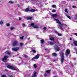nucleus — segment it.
<instances>
[{"instance_id":"obj_1","label":"nucleus","mask_w":77,"mask_h":77,"mask_svg":"<svg viewBox=\"0 0 77 77\" xmlns=\"http://www.w3.org/2000/svg\"><path fill=\"white\" fill-rule=\"evenodd\" d=\"M55 21H57V23L59 24V25H58V28H60L61 30H64V29L62 28V26H63V25L61 24L60 21H59L58 19H55Z\"/></svg>"},{"instance_id":"obj_2","label":"nucleus","mask_w":77,"mask_h":77,"mask_svg":"<svg viewBox=\"0 0 77 77\" xmlns=\"http://www.w3.org/2000/svg\"><path fill=\"white\" fill-rule=\"evenodd\" d=\"M61 59V63H63V60H64V56L63 55H64V54L63 52H61L60 53Z\"/></svg>"},{"instance_id":"obj_3","label":"nucleus","mask_w":77,"mask_h":77,"mask_svg":"<svg viewBox=\"0 0 77 77\" xmlns=\"http://www.w3.org/2000/svg\"><path fill=\"white\" fill-rule=\"evenodd\" d=\"M7 67L8 68L12 69L13 70H15L16 71H18V69L17 68H15L14 67L11 65H8L7 66Z\"/></svg>"},{"instance_id":"obj_4","label":"nucleus","mask_w":77,"mask_h":77,"mask_svg":"<svg viewBox=\"0 0 77 77\" xmlns=\"http://www.w3.org/2000/svg\"><path fill=\"white\" fill-rule=\"evenodd\" d=\"M9 57L8 56L5 55L4 57H3L2 58V60L3 62H7V59Z\"/></svg>"},{"instance_id":"obj_5","label":"nucleus","mask_w":77,"mask_h":77,"mask_svg":"<svg viewBox=\"0 0 77 77\" xmlns=\"http://www.w3.org/2000/svg\"><path fill=\"white\" fill-rule=\"evenodd\" d=\"M31 26L33 27L34 29H37L39 28V26L37 25H35V24L33 23L31 24L30 25Z\"/></svg>"},{"instance_id":"obj_6","label":"nucleus","mask_w":77,"mask_h":77,"mask_svg":"<svg viewBox=\"0 0 77 77\" xmlns=\"http://www.w3.org/2000/svg\"><path fill=\"white\" fill-rule=\"evenodd\" d=\"M40 56V54H37L32 58V60H34V59H38L39 57Z\"/></svg>"},{"instance_id":"obj_7","label":"nucleus","mask_w":77,"mask_h":77,"mask_svg":"<svg viewBox=\"0 0 77 77\" xmlns=\"http://www.w3.org/2000/svg\"><path fill=\"white\" fill-rule=\"evenodd\" d=\"M18 44V42L17 41H14L13 43V46H16Z\"/></svg>"},{"instance_id":"obj_8","label":"nucleus","mask_w":77,"mask_h":77,"mask_svg":"<svg viewBox=\"0 0 77 77\" xmlns=\"http://www.w3.org/2000/svg\"><path fill=\"white\" fill-rule=\"evenodd\" d=\"M54 48L56 51H59L60 50V48L57 46V45H56L54 47Z\"/></svg>"},{"instance_id":"obj_9","label":"nucleus","mask_w":77,"mask_h":77,"mask_svg":"<svg viewBox=\"0 0 77 77\" xmlns=\"http://www.w3.org/2000/svg\"><path fill=\"white\" fill-rule=\"evenodd\" d=\"M69 53H70V51L69 49H67L66 51V55L67 56L69 54Z\"/></svg>"},{"instance_id":"obj_10","label":"nucleus","mask_w":77,"mask_h":77,"mask_svg":"<svg viewBox=\"0 0 77 77\" xmlns=\"http://www.w3.org/2000/svg\"><path fill=\"white\" fill-rule=\"evenodd\" d=\"M19 48L16 47V48H12V50L13 51H17L19 49Z\"/></svg>"},{"instance_id":"obj_11","label":"nucleus","mask_w":77,"mask_h":77,"mask_svg":"<svg viewBox=\"0 0 77 77\" xmlns=\"http://www.w3.org/2000/svg\"><path fill=\"white\" fill-rule=\"evenodd\" d=\"M54 43V42H49V44L51 45H53Z\"/></svg>"},{"instance_id":"obj_12","label":"nucleus","mask_w":77,"mask_h":77,"mask_svg":"<svg viewBox=\"0 0 77 77\" xmlns=\"http://www.w3.org/2000/svg\"><path fill=\"white\" fill-rule=\"evenodd\" d=\"M73 43L75 46H77V42L75 41H73Z\"/></svg>"},{"instance_id":"obj_13","label":"nucleus","mask_w":77,"mask_h":77,"mask_svg":"<svg viewBox=\"0 0 77 77\" xmlns=\"http://www.w3.org/2000/svg\"><path fill=\"white\" fill-rule=\"evenodd\" d=\"M36 72H35L33 75L32 76V77H36Z\"/></svg>"},{"instance_id":"obj_14","label":"nucleus","mask_w":77,"mask_h":77,"mask_svg":"<svg viewBox=\"0 0 77 77\" xmlns=\"http://www.w3.org/2000/svg\"><path fill=\"white\" fill-rule=\"evenodd\" d=\"M52 16L53 17H57V15L56 14H53L52 15Z\"/></svg>"},{"instance_id":"obj_15","label":"nucleus","mask_w":77,"mask_h":77,"mask_svg":"<svg viewBox=\"0 0 77 77\" xmlns=\"http://www.w3.org/2000/svg\"><path fill=\"white\" fill-rule=\"evenodd\" d=\"M5 53L6 54H8V55H11V54L10 52H8V51L5 52Z\"/></svg>"},{"instance_id":"obj_16","label":"nucleus","mask_w":77,"mask_h":77,"mask_svg":"<svg viewBox=\"0 0 77 77\" xmlns=\"http://www.w3.org/2000/svg\"><path fill=\"white\" fill-rule=\"evenodd\" d=\"M32 51L33 53H36V50H35L33 48H32Z\"/></svg>"},{"instance_id":"obj_17","label":"nucleus","mask_w":77,"mask_h":77,"mask_svg":"<svg viewBox=\"0 0 77 77\" xmlns=\"http://www.w3.org/2000/svg\"><path fill=\"white\" fill-rule=\"evenodd\" d=\"M3 24V21L1 20L0 21V25H2V24Z\"/></svg>"},{"instance_id":"obj_18","label":"nucleus","mask_w":77,"mask_h":77,"mask_svg":"<svg viewBox=\"0 0 77 77\" xmlns=\"http://www.w3.org/2000/svg\"><path fill=\"white\" fill-rule=\"evenodd\" d=\"M14 29L15 28H14V27H11L10 28V29L11 30H14Z\"/></svg>"},{"instance_id":"obj_19","label":"nucleus","mask_w":77,"mask_h":77,"mask_svg":"<svg viewBox=\"0 0 77 77\" xmlns=\"http://www.w3.org/2000/svg\"><path fill=\"white\" fill-rule=\"evenodd\" d=\"M50 39V40H51V41H54V38L53 37H51Z\"/></svg>"},{"instance_id":"obj_20","label":"nucleus","mask_w":77,"mask_h":77,"mask_svg":"<svg viewBox=\"0 0 77 77\" xmlns=\"http://www.w3.org/2000/svg\"><path fill=\"white\" fill-rule=\"evenodd\" d=\"M9 4H13L14 2L13 1H9L8 2Z\"/></svg>"},{"instance_id":"obj_21","label":"nucleus","mask_w":77,"mask_h":77,"mask_svg":"<svg viewBox=\"0 0 77 77\" xmlns=\"http://www.w3.org/2000/svg\"><path fill=\"white\" fill-rule=\"evenodd\" d=\"M41 42L42 44H43V43L44 42V40L43 39H42L41 41Z\"/></svg>"},{"instance_id":"obj_22","label":"nucleus","mask_w":77,"mask_h":77,"mask_svg":"<svg viewBox=\"0 0 77 77\" xmlns=\"http://www.w3.org/2000/svg\"><path fill=\"white\" fill-rule=\"evenodd\" d=\"M53 56H57V54L56 53H53L52 54Z\"/></svg>"},{"instance_id":"obj_23","label":"nucleus","mask_w":77,"mask_h":77,"mask_svg":"<svg viewBox=\"0 0 77 77\" xmlns=\"http://www.w3.org/2000/svg\"><path fill=\"white\" fill-rule=\"evenodd\" d=\"M30 12H35V9H32V10H30Z\"/></svg>"},{"instance_id":"obj_24","label":"nucleus","mask_w":77,"mask_h":77,"mask_svg":"<svg viewBox=\"0 0 77 77\" xmlns=\"http://www.w3.org/2000/svg\"><path fill=\"white\" fill-rule=\"evenodd\" d=\"M27 20H32V17H27Z\"/></svg>"},{"instance_id":"obj_25","label":"nucleus","mask_w":77,"mask_h":77,"mask_svg":"<svg viewBox=\"0 0 77 77\" xmlns=\"http://www.w3.org/2000/svg\"><path fill=\"white\" fill-rule=\"evenodd\" d=\"M52 8H56V5H53L52 6Z\"/></svg>"},{"instance_id":"obj_26","label":"nucleus","mask_w":77,"mask_h":77,"mask_svg":"<svg viewBox=\"0 0 77 77\" xmlns=\"http://www.w3.org/2000/svg\"><path fill=\"white\" fill-rule=\"evenodd\" d=\"M46 72L47 73H50V71L49 70H48L46 71Z\"/></svg>"},{"instance_id":"obj_27","label":"nucleus","mask_w":77,"mask_h":77,"mask_svg":"<svg viewBox=\"0 0 77 77\" xmlns=\"http://www.w3.org/2000/svg\"><path fill=\"white\" fill-rule=\"evenodd\" d=\"M33 66L35 68H36V67H37V66L36 64H34Z\"/></svg>"},{"instance_id":"obj_28","label":"nucleus","mask_w":77,"mask_h":77,"mask_svg":"<svg viewBox=\"0 0 77 77\" xmlns=\"http://www.w3.org/2000/svg\"><path fill=\"white\" fill-rule=\"evenodd\" d=\"M65 11L66 12V13H68V10H67V9L66 8L65 9Z\"/></svg>"},{"instance_id":"obj_29","label":"nucleus","mask_w":77,"mask_h":77,"mask_svg":"<svg viewBox=\"0 0 77 77\" xmlns=\"http://www.w3.org/2000/svg\"><path fill=\"white\" fill-rule=\"evenodd\" d=\"M69 29L68 28L66 30V32H69Z\"/></svg>"},{"instance_id":"obj_30","label":"nucleus","mask_w":77,"mask_h":77,"mask_svg":"<svg viewBox=\"0 0 77 77\" xmlns=\"http://www.w3.org/2000/svg\"><path fill=\"white\" fill-rule=\"evenodd\" d=\"M25 11L26 12H28L29 11V9L28 8H26L25 10Z\"/></svg>"},{"instance_id":"obj_31","label":"nucleus","mask_w":77,"mask_h":77,"mask_svg":"<svg viewBox=\"0 0 77 77\" xmlns=\"http://www.w3.org/2000/svg\"><path fill=\"white\" fill-rule=\"evenodd\" d=\"M7 26H10V24L9 23H7L6 24Z\"/></svg>"},{"instance_id":"obj_32","label":"nucleus","mask_w":77,"mask_h":77,"mask_svg":"<svg viewBox=\"0 0 77 77\" xmlns=\"http://www.w3.org/2000/svg\"><path fill=\"white\" fill-rule=\"evenodd\" d=\"M6 77V76L5 75H2L1 77Z\"/></svg>"},{"instance_id":"obj_33","label":"nucleus","mask_w":77,"mask_h":77,"mask_svg":"<svg viewBox=\"0 0 77 77\" xmlns=\"http://www.w3.org/2000/svg\"><path fill=\"white\" fill-rule=\"evenodd\" d=\"M58 36H62V34L60 33H58Z\"/></svg>"},{"instance_id":"obj_34","label":"nucleus","mask_w":77,"mask_h":77,"mask_svg":"<svg viewBox=\"0 0 77 77\" xmlns=\"http://www.w3.org/2000/svg\"><path fill=\"white\" fill-rule=\"evenodd\" d=\"M67 17L68 18H69V19H71V17L69 16H68L67 15H66Z\"/></svg>"},{"instance_id":"obj_35","label":"nucleus","mask_w":77,"mask_h":77,"mask_svg":"<svg viewBox=\"0 0 77 77\" xmlns=\"http://www.w3.org/2000/svg\"><path fill=\"white\" fill-rule=\"evenodd\" d=\"M72 8H77V7L75 6H72Z\"/></svg>"},{"instance_id":"obj_36","label":"nucleus","mask_w":77,"mask_h":77,"mask_svg":"<svg viewBox=\"0 0 77 77\" xmlns=\"http://www.w3.org/2000/svg\"><path fill=\"white\" fill-rule=\"evenodd\" d=\"M22 25L23 27H26V25L25 24H23Z\"/></svg>"},{"instance_id":"obj_37","label":"nucleus","mask_w":77,"mask_h":77,"mask_svg":"<svg viewBox=\"0 0 77 77\" xmlns=\"http://www.w3.org/2000/svg\"><path fill=\"white\" fill-rule=\"evenodd\" d=\"M52 12H56V11H55L54 10H52Z\"/></svg>"},{"instance_id":"obj_38","label":"nucleus","mask_w":77,"mask_h":77,"mask_svg":"<svg viewBox=\"0 0 77 77\" xmlns=\"http://www.w3.org/2000/svg\"><path fill=\"white\" fill-rule=\"evenodd\" d=\"M20 46H23V43H20Z\"/></svg>"},{"instance_id":"obj_39","label":"nucleus","mask_w":77,"mask_h":77,"mask_svg":"<svg viewBox=\"0 0 77 77\" xmlns=\"http://www.w3.org/2000/svg\"><path fill=\"white\" fill-rule=\"evenodd\" d=\"M47 74L46 73L45 74V77H47Z\"/></svg>"},{"instance_id":"obj_40","label":"nucleus","mask_w":77,"mask_h":77,"mask_svg":"<svg viewBox=\"0 0 77 77\" xmlns=\"http://www.w3.org/2000/svg\"><path fill=\"white\" fill-rule=\"evenodd\" d=\"M23 38H24V36L21 37L20 38V39H23Z\"/></svg>"},{"instance_id":"obj_41","label":"nucleus","mask_w":77,"mask_h":77,"mask_svg":"<svg viewBox=\"0 0 77 77\" xmlns=\"http://www.w3.org/2000/svg\"><path fill=\"white\" fill-rule=\"evenodd\" d=\"M74 35H75L76 36H77V33H74Z\"/></svg>"},{"instance_id":"obj_42","label":"nucleus","mask_w":77,"mask_h":77,"mask_svg":"<svg viewBox=\"0 0 77 77\" xmlns=\"http://www.w3.org/2000/svg\"><path fill=\"white\" fill-rule=\"evenodd\" d=\"M43 29L44 30H46V29H47V28H46V27H44L43 28Z\"/></svg>"},{"instance_id":"obj_43","label":"nucleus","mask_w":77,"mask_h":77,"mask_svg":"<svg viewBox=\"0 0 77 77\" xmlns=\"http://www.w3.org/2000/svg\"><path fill=\"white\" fill-rule=\"evenodd\" d=\"M24 56L25 57H27V55H24Z\"/></svg>"},{"instance_id":"obj_44","label":"nucleus","mask_w":77,"mask_h":77,"mask_svg":"<svg viewBox=\"0 0 77 77\" xmlns=\"http://www.w3.org/2000/svg\"><path fill=\"white\" fill-rule=\"evenodd\" d=\"M10 77H13V76L12 75H11L10 76Z\"/></svg>"},{"instance_id":"obj_45","label":"nucleus","mask_w":77,"mask_h":77,"mask_svg":"<svg viewBox=\"0 0 77 77\" xmlns=\"http://www.w3.org/2000/svg\"><path fill=\"white\" fill-rule=\"evenodd\" d=\"M28 40H29V39H30V38H28Z\"/></svg>"},{"instance_id":"obj_46","label":"nucleus","mask_w":77,"mask_h":77,"mask_svg":"<svg viewBox=\"0 0 77 77\" xmlns=\"http://www.w3.org/2000/svg\"><path fill=\"white\" fill-rule=\"evenodd\" d=\"M21 20V18H20L19 19V20Z\"/></svg>"},{"instance_id":"obj_47","label":"nucleus","mask_w":77,"mask_h":77,"mask_svg":"<svg viewBox=\"0 0 77 77\" xmlns=\"http://www.w3.org/2000/svg\"><path fill=\"white\" fill-rule=\"evenodd\" d=\"M64 26H67V25H66L65 24H64Z\"/></svg>"},{"instance_id":"obj_48","label":"nucleus","mask_w":77,"mask_h":77,"mask_svg":"<svg viewBox=\"0 0 77 77\" xmlns=\"http://www.w3.org/2000/svg\"><path fill=\"white\" fill-rule=\"evenodd\" d=\"M70 41H71V40H72V38H70Z\"/></svg>"},{"instance_id":"obj_49","label":"nucleus","mask_w":77,"mask_h":77,"mask_svg":"<svg viewBox=\"0 0 77 77\" xmlns=\"http://www.w3.org/2000/svg\"><path fill=\"white\" fill-rule=\"evenodd\" d=\"M54 62H56V60H54Z\"/></svg>"},{"instance_id":"obj_50","label":"nucleus","mask_w":77,"mask_h":77,"mask_svg":"<svg viewBox=\"0 0 77 77\" xmlns=\"http://www.w3.org/2000/svg\"><path fill=\"white\" fill-rule=\"evenodd\" d=\"M48 49H46V50H48Z\"/></svg>"}]
</instances>
